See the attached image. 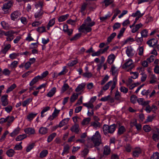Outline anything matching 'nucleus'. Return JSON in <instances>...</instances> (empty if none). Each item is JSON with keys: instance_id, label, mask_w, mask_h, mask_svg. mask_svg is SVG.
Returning <instances> with one entry per match:
<instances>
[{"instance_id": "obj_1", "label": "nucleus", "mask_w": 159, "mask_h": 159, "mask_svg": "<svg viewBox=\"0 0 159 159\" xmlns=\"http://www.w3.org/2000/svg\"><path fill=\"white\" fill-rule=\"evenodd\" d=\"M91 18L88 16L85 20L83 24L81 25L79 28L80 32H84V30H85L86 32H89L91 31V27L95 25V23L94 21H91Z\"/></svg>"}, {"instance_id": "obj_2", "label": "nucleus", "mask_w": 159, "mask_h": 159, "mask_svg": "<svg viewBox=\"0 0 159 159\" xmlns=\"http://www.w3.org/2000/svg\"><path fill=\"white\" fill-rule=\"evenodd\" d=\"M116 128V125L113 124L110 126L108 125H104L102 127L103 131L104 134L107 135L108 133L112 134Z\"/></svg>"}, {"instance_id": "obj_3", "label": "nucleus", "mask_w": 159, "mask_h": 159, "mask_svg": "<svg viewBox=\"0 0 159 159\" xmlns=\"http://www.w3.org/2000/svg\"><path fill=\"white\" fill-rule=\"evenodd\" d=\"M92 140L95 146H99L101 143V136L98 131L96 132L92 138Z\"/></svg>"}, {"instance_id": "obj_4", "label": "nucleus", "mask_w": 159, "mask_h": 159, "mask_svg": "<svg viewBox=\"0 0 159 159\" xmlns=\"http://www.w3.org/2000/svg\"><path fill=\"white\" fill-rule=\"evenodd\" d=\"M134 67V64L132 60L129 59L122 66L124 69H127L128 71H130Z\"/></svg>"}, {"instance_id": "obj_5", "label": "nucleus", "mask_w": 159, "mask_h": 159, "mask_svg": "<svg viewBox=\"0 0 159 159\" xmlns=\"http://www.w3.org/2000/svg\"><path fill=\"white\" fill-rule=\"evenodd\" d=\"M40 4L41 6V7L39 9H36L35 11L34 15V17L36 19H40L42 17V16L43 14V11L41 9L42 3H40Z\"/></svg>"}, {"instance_id": "obj_6", "label": "nucleus", "mask_w": 159, "mask_h": 159, "mask_svg": "<svg viewBox=\"0 0 159 159\" xmlns=\"http://www.w3.org/2000/svg\"><path fill=\"white\" fill-rule=\"evenodd\" d=\"M7 95H4L2 96L1 101L2 102V105L3 106H5L8 104Z\"/></svg>"}, {"instance_id": "obj_7", "label": "nucleus", "mask_w": 159, "mask_h": 159, "mask_svg": "<svg viewBox=\"0 0 159 159\" xmlns=\"http://www.w3.org/2000/svg\"><path fill=\"white\" fill-rule=\"evenodd\" d=\"M20 13L18 11H16L13 12L11 15V20H14L15 19H17L20 16Z\"/></svg>"}, {"instance_id": "obj_8", "label": "nucleus", "mask_w": 159, "mask_h": 159, "mask_svg": "<svg viewBox=\"0 0 159 159\" xmlns=\"http://www.w3.org/2000/svg\"><path fill=\"white\" fill-rule=\"evenodd\" d=\"M157 40L156 39L153 38L149 40L147 42V43L150 46L153 47L157 43Z\"/></svg>"}, {"instance_id": "obj_9", "label": "nucleus", "mask_w": 159, "mask_h": 159, "mask_svg": "<svg viewBox=\"0 0 159 159\" xmlns=\"http://www.w3.org/2000/svg\"><path fill=\"white\" fill-rule=\"evenodd\" d=\"M12 5V2L11 1H9L3 4L2 9L3 10L8 9L11 7Z\"/></svg>"}, {"instance_id": "obj_10", "label": "nucleus", "mask_w": 159, "mask_h": 159, "mask_svg": "<svg viewBox=\"0 0 159 159\" xmlns=\"http://www.w3.org/2000/svg\"><path fill=\"white\" fill-rule=\"evenodd\" d=\"M126 52L129 57H131L134 55L133 49L131 47H127L126 50Z\"/></svg>"}, {"instance_id": "obj_11", "label": "nucleus", "mask_w": 159, "mask_h": 159, "mask_svg": "<svg viewBox=\"0 0 159 159\" xmlns=\"http://www.w3.org/2000/svg\"><path fill=\"white\" fill-rule=\"evenodd\" d=\"M111 149L110 147L108 146H105L103 148V154L105 155H108L110 154Z\"/></svg>"}, {"instance_id": "obj_12", "label": "nucleus", "mask_w": 159, "mask_h": 159, "mask_svg": "<svg viewBox=\"0 0 159 159\" xmlns=\"http://www.w3.org/2000/svg\"><path fill=\"white\" fill-rule=\"evenodd\" d=\"M24 131L26 134H32L35 133L34 129L32 128H28L25 129Z\"/></svg>"}, {"instance_id": "obj_13", "label": "nucleus", "mask_w": 159, "mask_h": 159, "mask_svg": "<svg viewBox=\"0 0 159 159\" xmlns=\"http://www.w3.org/2000/svg\"><path fill=\"white\" fill-rule=\"evenodd\" d=\"M79 125L77 124H75L71 128L70 130L72 132H74L76 133L79 132Z\"/></svg>"}, {"instance_id": "obj_14", "label": "nucleus", "mask_w": 159, "mask_h": 159, "mask_svg": "<svg viewBox=\"0 0 159 159\" xmlns=\"http://www.w3.org/2000/svg\"><path fill=\"white\" fill-rule=\"evenodd\" d=\"M115 57V55L113 54L110 55L108 57L107 62L109 64H111L113 62Z\"/></svg>"}, {"instance_id": "obj_15", "label": "nucleus", "mask_w": 159, "mask_h": 159, "mask_svg": "<svg viewBox=\"0 0 159 159\" xmlns=\"http://www.w3.org/2000/svg\"><path fill=\"white\" fill-rule=\"evenodd\" d=\"M70 150V146L68 144H66L64 147L63 152L61 154L62 155L64 156L65 154H66L69 152Z\"/></svg>"}, {"instance_id": "obj_16", "label": "nucleus", "mask_w": 159, "mask_h": 159, "mask_svg": "<svg viewBox=\"0 0 159 159\" xmlns=\"http://www.w3.org/2000/svg\"><path fill=\"white\" fill-rule=\"evenodd\" d=\"M143 25L141 23L137 24L135 25V27L133 28L131 30V32L132 33H134L137 32L139 30L142 26Z\"/></svg>"}, {"instance_id": "obj_17", "label": "nucleus", "mask_w": 159, "mask_h": 159, "mask_svg": "<svg viewBox=\"0 0 159 159\" xmlns=\"http://www.w3.org/2000/svg\"><path fill=\"white\" fill-rule=\"evenodd\" d=\"M86 84L85 83H82L79 84L75 89V91L78 92L82 90L85 87Z\"/></svg>"}, {"instance_id": "obj_18", "label": "nucleus", "mask_w": 159, "mask_h": 159, "mask_svg": "<svg viewBox=\"0 0 159 159\" xmlns=\"http://www.w3.org/2000/svg\"><path fill=\"white\" fill-rule=\"evenodd\" d=\"M48 129L46 127H41L39 130V133L41 134H45L48 132Z\"/></svg>"}, {"instance_id": "obj_19", "label": "nucleus", "mask_w": 159, "mask_h": 159, "mask_svg": "<svg viewBox=\"0 0 159 159\" xmlns=\"http://www.w3.org/2000/svg\"><path fill=\"white\" fill-rule=\"evenodd\" d=\"M56 92V88L55 87H53L47 93V96L48 97H51L54 95Z\"/></svg>"}, {"instance_id": "obj_20", "label": "nucleus", "mask_w": 159, "mask_h": 159, "mask_svg": "<svg viewBox=\"0 0 159 159\" xmlns=\"http://www.w3.org/2000/svg\"><path fill=\"white\" fill-rule=\"evenodd\" d=\"M69 118H67L66 119H64L63 120H62L60 122L58 125V126L59 127H61L63 126V125H64L66 124L67 122L69 121Z\"/></svg>"}, {"instance_id": "obj_21", "label": "nucleus", "mask_w": 159, "mask_h": 159, "mask_svg": "<svg viewBox=\"0 0 159 159\" xmlns=\"http://www.w3.org/2000/svg\"><path fill=\"white\" fill-rule=\"evenodd\" d=\"M144 13H141L139 11H137L135 13H134L132 14V16L133 17H137L139 18H140L142 16L144 15Z\"/></svg>"}, {"instance_id": "obj_22", "label": "nucleus", "mask_w": 159, "mask_h": 159, "mask_svg": "<svg viewBox=\"0 0 159 159\" xmlns=\"http://www.w3.org/2000/svg\"><path fill=\"white\" fill-rule=\"evenodd\" d=\"M15 153V152L12 149H10L8 150L6 152V154L7 156L10 157H12L14 155Z\"/></svg>"}, {"instance_id": "obj_23", "label": "nucleus", "mask_w": 159, "mask_h": 159, "mask_svg": "<svg viewBox=\"0 0 159 159\" xmlns=\"http://www.w3.org/2000/svg\"><path fill=\"white\" fill-rule=\"evenodd\" d=\"M39 79H40L39 75L35 77L30 83V86H32L34 85L38 81Z\"/></svg>"}, {"instance_id": "obj_24", "label": "nucleus", "mask_w": 159, "mask_h": 159, "mask_svg": "<svg viewBox=\"0 0 159 159\" xmlns=\"http://www.w3.org/2000/svg\"><path fill=\"white\" fill-rule=\"evenodd\" d=\"M7 117H8L7 119V125L8 126H9L11 124L12 122L14 120L15 118L13 116H7Z\"/></svg>"}, {"instance_id": "obj_25", "label": "nucleus", "mask_w": 159, "mask_h": 159, "mask_svg": "<svg viewBox=\"0 0 159 159\" xmlns=\"http://www.w3.org/2000/svg\"><path fill=\"white\" fill-rule=\"evenodd\" d=\"M15 33H16V32L12 30H10L6 32H4V35L7 37H13V34Z\"/></svg>"}, {"instance_id": "obj_26", "label": "nucleus", "mask_w": 159, "mask_h": 159, "mask_svg": "<svg viewBox=\"0 0 159 159\" xmlns=\"http://www.w3.org/2000/svg\"><path fill=\"white\" fill-rule=\"evenodd\" d=\"M141 153V150L140 148H137L133 152V155L135 157H138Z\"/></svg>"}, {"instance_id": "obj_27", "label": "nucleus", "mask_w": 159, "mask_h": 159, "mask_svg": "<svg viewBox=\"0 0 159 159\" xmlns=\"http://www.w3.org/2000/svg\"><path fill=\"white\" fill-rule=\"evenodd\" d=\"M20 130V129L19 128H16L10 134L11 136L12 137L15 136L19 133Z\"/></svg>"}, {"instance_id": "obj_28", "label": "nucleus", "mask_w": 159, "mask_h": 159, "mask_svg": "<svg viewBox=\"0 0 159 159\" xmlns=\"http://www.w3.org/2000/svg\"><path fill=\"white\" fill-rule=\"evenodd\" d=\"M91 121V118L89 117H88L84 119L81 122V124L82 125H85L89 124V123Z\"/></svg>"}, {"instance_id": "obj_29", "label": "nucleus", "mask_w": 159, "mask_h": 159, "mask_svg": "<svg viewBox=\"0 0 159 159\" xmlns=\"http://www.w3.org/2000/svg\"><path fill=\"white\" fill-rule=\"evenodd\" d=\"M27 137V135L25 134L20 135L16 138V141H20L24 139Z\"/></svg>"}, {"instance_id": "obj_30", "label": "nucleus", "mask_w": 159, "mask_h": 159, "mask_svg": "<svg viewBox=\"0 0 159 159\" xmlns=\"http://www.w3.org/2000/svg\"><path fill=\"white\" fill-rule=\"evenodd\" d=\"M56 134L54 133L50 135L48 137L47 141L48 142H51L53 139V138L56 136Z\"/></svg>"}, {"instance_id": "obj_31", "label": "nucleus", "mask_w": 159, "mask_h": 159, "mask_svg": "<svg viewBox=\"0 0 159 159\" xmlns=\"http://www.w3.org/2000/svg\"><path fill=\"white\" fill-rule=\"evenodd\" d=\"M16 87V85L15 84H13L11 85L8 88L6 91L7 93H8L12 91Z\"/></svg>"}, {"instance_id": "obj_32", "label": "nucleus", "mask_w": 159, "mask_h": 159, "mask_svg": "<svg viewBox=\"0 0 159 159\" xmlns=\"http://www.w3.org/2000/svg\"><path fill=\"white\" fill-rule=\"evenodd\" d=\"M117 70L116 67L112 65L110 71L111 72L113 75H115L117 73Z\"/></svg>"}, {"instance_id": "obj_33", "label": "nucleus", "mask_w": 159, "mask_h": 159, "mask_svg": "<svg viewBox=\"0 0 159 159\" xmlns=\"http://www.w3.org/2000/svg\"><path fill=\"white\" fill-rule=\"evenodd\" d=\"M112 83V81H110L107 83L103 87H102V89L104 91L107 90L109 88V86Z\"/></svg>"}, {"instance_id": "obj_34", "label": "nucleus", "mask_w": 159, "mask_h": 159, "mask_svg": "<svg viewBox=\"0 0 159 159\" xmlns=\"http://www.w3.org/2000/svg\"><path fill=\"white\" fill-rule=\"evenodd\" d=\"M116 35V33L114 32L112 33L109 37H108L107 39V42L109 43H110L112 40L113 39Z\"/></svg>"}, {"instance_id": "obj_35", "label": "nucleus", "mask_w": 159, "mask_h": 159, "mask_svg": "<svg viewBox=\"0 0 159 159\" xmlns=\"http://www.w3.org/2000/svg\"><path fill=\"white\" fill-rule=\"evenodd\" d=\"M78 95L77 93L73 94L70 97V100L71 102H74L77 98Z\"/></svg>"}, {"instance_id": "obj_36", "label": "nucleus", "mask_w": 159, "mask_h": 159, "mask_svg": "<svg viewBox=\"0 0 159 159\" xmlns=\"http://www.w3.org/2000/svg\"><path fill=\"white\" fill-rule=\"evenodd\" d=\"M48 153V151L46 150L42 151L40 154V157L41 158L45 157Z\"/></svg>"}, {"instance_id": "obj_37", "label": "nucleus", "mask_w": 159, "mask_h": 159, "mask_svg": "<svg viewBox=\"0 0 159 159\" xmlns=\"http://www.w3.org/2000/svg\"><path fill=\"white\" fill-rule=\"evenodd\" d=\"M32 101V99L31 98H29L24 101L22 103V105L23 107H25L28 105Z\"/></svg>"}, {"instance_id": "obj_38", "label": "nucleus", "mask_w": 159, "mask_h": 159, "mask_svg": "<svg viewBox=\"0 0 159 159\" xmlns=\"http://www.w3.org/2000/svg\"><path fill=\"white\" fill-rule=\"evenodd\" d=\"M36 115L37 114H30L27 116V118L28 120L31 121L36 116Z\"/></svg>"}, {"instance_id": "obj_39", "label": "nucleus", "mask_w": 159, "mask_h": 159, "mask_svg": "<svg viewBox=\"0 0 159 159\" xmlns=\"http://www.w3.org/2000/svg\"><path fill=\"white\" fill-rule=\"evenodd\" d=\"M114 12L115 13L112 17L111 20V21H112L114 19H115L117 15L121 12L120 11L118 10V9H116L115 10Z\"/></svg>"}, {"instance_id": "obj_40", "label": "nucleus", "mask_w": 159, "mask_h": 159, "mask_svg": "<svg viewBox=\"0 0 159 159\" xmlns=\"http://www.w3.org/2000/svg\"><path fill=\"white\" fill-rule=\"evenodd\" d=\"M68 15H65L62 16L58 18V21L59 22H62L65 20L67 19Z\"/></svg>"}, {"instance_id": "obj_41", "label": "nucleus", "mask_w": 159, "mask_h": 159, "mask_svg": "<svg viewBox=\"0 0 159 159\" xmlns=\"http://www.w3.org/2000/svg\"><path fill=\"white\" fill-rule=\"evenodd\" d=\"M125 131V127L123 126H121L120 127L118 130V134L120 135L123 134Z\"/></svg>"}, {"instance_id": "obj_42", "label": "nucleus", "mask_w": 159, "mask_h": 159, "mask_svg": "<svg viewBox=\"0 0 159 159\" xmlns=\"http://www.w3.org/2000/svg\"><path fill=\"white\" fill-rule=\"evenodd\" d=\"M81 34L79 33L75 35L70 39V41L76 40L78 39L81 36Z\"/></svg>"}, {"instance_id": "obj_43", "label": "nucleus", "mask_w": 159, "mask_h": 159, "mask_svg": "<svg viewBox=\"0 0 159 159\" xmlns=\"http://www.w3.org/2000/svg\"><path fill=\"white\" fill-rule=\"evenodd\" d=\"M83 105L84 106L88 107V108H89L91 109H93L94 107V106L93 104L91 103L90 102H89V103H84L83 104Z\"/></svg>"}, {"instance_id": "obj_44", "label": "nucleus", "mask_w": 159, "mask_h": 159, "mask_svg": "<svg viewBox=\"0 0 159 159\" xmlns=\"http://www.w3.org/2000/svg\"><path fill=\"white\" fill-rule=\"evenodd\" d=\"M87 5V4L85 3H84L82 5L81 7L80 11L83 14H84V11L85 10Z\"/></svg>"}, {"instance_id": "obj_45", "label": "nucleus", "mask_w": 159, "mask_h": 159, "mask_svg": "<svg viewBox=\"0 0 159 159\" xmlns=\"http://www.w3.org/2000/svg\"><path fill=\"white\" fill-rule=\"evenodd\" d=\"M112 0H104L102 3H105V5L106 7H107L109 5L112 4L113 2Z\"/></svg>"}, {"instance_id": "obj_46", "label": "nucleus", "mask_w": 159, "mask_h": 159, "mask_svg": "<svg viewBox=\"0 0 159 159\" xmlns=\"http://www.w3.org/2000/svg\"><path fill=\"white\" fill-rule=\"evenodd\" d=\"M125 29L123 27L122 28L121 30L120 31L117 37V38L119 39H120L121 37H122L123 35V34L124 32V31L125 30Z\"/></svg>"}, {"instance_id": "obj_47", "label": "nucleus", "mask_w": 159, "mask_h": 159, "mask_svg": "<svg viewBox=\"0 0 159 159\" xmlns=\"http://www.w3.org/2000/svg\"><path fill=\"white\" fill-rule=\"evenodd\" d=\"M142 37H146L148 36V31L146 29L143 30L141 32Z\"/></svg>"}, {"instance_id": "obj_48", "label": "nucleus", "mask_w": 159, "mask_h": 159, "mask_svg": "<svg viewBox=\"0 0 159 159\" xmlns=\"http://www.w3.org/2000/svg\"><path fill=\"white\" fill-rule=\"evenodd\" d=\"M50 109V107H44L41 112V116L42 117H43L44 116V115H43V113L45 112H46L47 111L49 110Z\"/></svg>"}, {"instance_id": "obj_49", "label": "nucleus", "mask_w": 159, "mask_h": 159, "mask_svg": "<svg viewBox=\"0 0 159 159\" xmlns=\"http://www.w3.org/2000/svg\"><path fill=\"white\" fill-rule=\"evenodd\" d=\"M55 23V20L54 19H52L50 20L48 24V26L47 27V29L48 30H49V27L52 26L54 25Z\"/></svg>"}, {"instance_id": "obj_50", "label": "nucleus", "mask_w": 159, "mask_h": 159, "mask_svg": "<svg viewBox=\"0 0 159 159\" xmlns=\"http://www.w3.org/2000/svg\"><path fill=\"white\" fill-rule=\"evenodd\" d=\"M159 158V153L156 152L152 156L151 159H158Z\"/></svg>"}, {"instance_id": "obj_51", "label": "nucleus", "mask_w": 159, "mask_h": 159, "mask_svg": "<svg viewBox=\"0 0 159 159\" xmlns=\"http://www.w3.org/2000/svg\"><path fill=\"white\" fill-rule=\"evenodd\" d=\"M130 100L132 103H135L137 100V97L135 95H132L130 97Z\"/></svg>"}, {"instance_id": "obj_52", "label": "nucleus", "mask_w": 159, "mask_h": 159, "mask_svg": "<svg viewBox=\"0 0 159 159\" xmlns=\"http://www.w3.org/2000/svg\"><path fill=\"white\" fill-rule=\"evenodd\" d=\"M34 143H33L30 144L27 148L26 151L28 152L30 151L34 147Z\"/></svg>"}, {"instance_id": "obj_53", "label": "nucleus", "mask_w": 159, "mask_h": 159, "mask_svg": "<svg viewBox=\"0 0 159 159\" xmlns=\"http://www.w3.org/2000/svg\"><path fill=\"white\" fill-rule=\"evenodd\" d=\"M143 129L146 132H149L151 130L150 127L148 125H144L143 127Z\"/></svg>"}, {"instance_id": "obj_54", "label": "nucleus", "mask_w": 159, "mask_h": 159, "mask_svg": "<svg viewBox=\"0 0 159 159\" xmlns=\"http://www.w3.org/2000/svg\"><path fill=\"white\" fill-rule=\"evenodd\" d=\"M67 71L68 70L66 69V67L64 66L63 67V70L58 74V75L60 76V75H64L65 74Z\"/></svg>"}, {"instance_id": "obj_55", "label": "nucleus", "mask_w": 159, "mask_h": 159, "mask_svg": "<svg viewBox=\"0 0 159 159\" xmlns=\"http://www.w3.org/2000/svg\"><path fill=\"white\" fill-rule=\"evenodd\" d=\"M91 125L94 128H97L100 126V123L98 121H94L91 123Z\"/></svg>"}, {"instance_id": "obj_56", "label": "nucleus", "mask_w": 159, "mask_h": 159, "mask_svg": "<svg viewBox=\"0 0 159 159\" xmlns=\"http://www.w3.org/2000/svg\"><path fill=\"white\" fill-rule=\"evenodd\" d=\"M153 140L156 142L159 139V135L156 134H153L152 136Z\"/></svg>"}, {"instance_id": "obj_57", "label": "nucleus", "mask_w": 159, "mask_h": 159, "mask_svg": "<svg viewBox=\"0 0 159 159\" xmlns=\"http://www.w3.org/2000/svg\"><path fill=\"white\" fill-rule=\"evenodd\" d=\"M19 56L18 53H13L10 55L9 57L12 59L16 58Z\"/></svg>"}, {"instance_id": "obj_58", "label": "nucleus", "mask_w": 159, "mask_h": 159, "mask_svg": "<svg viewBox=\"0 0 159 159\" xmlns=\"http://www.w3.org/2000/svg\"><path fill=\"white\" fill-rule=\"evenodd\" d=\"M37 30L39 33H42L46 31L45 28L44 27H38L37 28Z\"/></svg>"}, {"instance_id": "obj_59", "label": "nucleus", "mask_w": 159, "mask_h": 159, "mask_svg": "<svg viewBox=\"0 0 159 159\" xmlns=\"http://www.w3.org/2000/svg\"><path fill=\"white\" fill-rule=\"evenodd\" d=\"M109 76L106 75L102 80L101 84V85H103L107 81L109 78Z\"/></svg>"}, {"instance_id": "obj_60", "label": "nucleus", "mask_w": 159, "mask_h": 159, "mask_svg": "<svg viewBox=\"0 0 159 159\" xmlns=\"http://www.w3.org/2000/svg\"><path fill=\"white\" fill-rule=\"evenodd\" d=\"M48 74V71L46 70L43 72L41 75V76H39V78L40 79H42L43 78L46 77Z\"/></svg>"}, {"instance_id": "obj_61", "label": "nucleus", "mask_w": 159, "mask_h": 159, "mask_svg": "<svg viewBox=\"0 0 159 159\" xmlns=\"http://www.w3.org/2000/svg\"><path fill=\"white\" fill-rule=\"evenodd\" d=\"M21 143L22 142H20L19 144H16L14 148V149L16 150H21L22 148L21 145Z\"/></svg>"}, {"instance_id": "obj_62", "label": "nucleus", "mask_w": 159, "mask_h": 159, "mask_svg": "<svg viewBox=\"0 0 159 159\" xmlns=\"http://www.w3.org/2000/svg\"><path fill=\"white\" fill-rule=\"evenodd\" d=\"M42 23V22L40 21H34L32 23L33 26H37L40 25Z\"/></svg>"}, {"instance_id": "obj_63", "label": "nucleus", "mask_w": 159, "mask_h": 159, "mask_svg": "<svg viewBox=\"0 0 159 159\" xmlns=\"http://www.w3.org/2000/svg\"><path fill=\"white\" fill-rule=\"evenodd\" d=\"M69 88V86L67 84H65L62 86V90L63 92L65 91Z\"/></svg>"}, {"instance_id": "obj_64", "label": "nucleus", "mask_w": 159, "mask_h": 159, "mask_svg": "<svg viewBox=\"0 0 159 159\" xmlns=\"http://www.w3.org/2000/svg\"><path fill=\"white\" fill-rule=\"evenodd\" d=\"M137 120L136 119L133 120L130 123V126L133 127L134 126H136L137 124Z\"/></svg>"}]
</instances>
